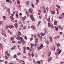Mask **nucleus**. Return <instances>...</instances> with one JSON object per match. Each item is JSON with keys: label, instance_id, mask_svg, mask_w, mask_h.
Returning <instances> with one entry per match:
<instances>
[{"label": "nucleus", "instance_id": "f257e3e1", "mask_svg": "<svg viewBox=\"0 0 64 64\" xmlns=\"http://www.w3.org/2000/svg\"><path fill=\"white\" fill-rule=\"evenodd\" d=\"M29 12L30 13H31L33 12L32 10V9L30 8V9H29L28 10Z\"/></svg>", "mask_w": 64, "mask_h": 64}, {"label": "nucleus", "instance_id": "f03ea898", "mask_svg": "<svg viewBox=\"0 0 64 64\" xmlns=\"http://www.w3.org/2000/svg\"><path fill=\"white\" fill-rule=\"evenodd\" d=\"M14 26L16 28H18V24L17 23H15L14 24Z\"/></svg>", "mask_w": 64, "mask_h": 64}, {"label": "nucleus", "instance_id": "7ed1b4c3", "mask_svg": "<svg viewBox=\"0 0 64 64\" xmlns=\"http://www.w3.org/2000/svg\"><path fill=\"white\" fill-rule=\"evenodd\" d=\"M6 55H7V56H10V54H9L8 53V52L6 51Z\"/></svg>", "mask_w": 64, "mask_h": 64}, {"label": "nucleus", "instance_id": "20e7f679", "mask_svg": "<svg viewBox=\"0 0 64 64\" xmlns=\"http://www.w3.org/2000/svg\"><path fill=\"white\" fill-rule=\"evenodd\" d=\"M51 59H52V57H50V58L48 59V62H49L50 61V60H51Z\"/></svg>", "mask_w": 64, "mask_h": 64}, {"label": "nucleus", "instance_id": "39448f33", "mask_svg": "<svg viewBox=\"0 0 64 64\" xmlns=\"http://www.w3.org/2000/svg\"><path fill=\"white\" fill-rule=\"evenodd\" d=\"M30 18H32L31 20L33 21H35V19L33 17V16H30Z\"/></svg>", "mask_w": 64, "mask_h": 64}, {"label": "nucleus", "instance_id": "423d86ee", "mask_svg": "<svg viewBox=\"0 0 64 64\" xmlns=\"http://www.w3.org/2000/svg\"><path fill=\"white\" fill-rule=\"evenodd\" d=\"M49 38L50 39V41L52 42V37L51 36H50Z\"/></svg>", "mask_w": 64, "mask_h": 64}, {"label": "nucleus", "instance_id": "0eeeda50", "mask_svg": "<svg viewBox=\"0 0 64 64\" xmlns=\"http://www.w3.org/2000/svg\"><path fill=\"white\" fill-rule=\"evenodd\" d=\"M26 18V16H25L23 17L22 18V20L23 21H24V20H25Z\"/></svg>", "mask_w": 64, "mask_h": 64}, {"label": "nucleus", "instance_id": "6e6552de", "mask_svg": "<svg viewBox=\"0 0 64 64\" xmlns=\"http://www.w3.org/2000/svg\"><path fill=\"white\" fill-rule=\"evenodd\" d=\"M38 38H37L35 40V43L36 44L37 43V42H38Z\"/></svg>", "mask_w": 64, "mask_h": 64}, {"label": "nucleus", "instance_id": "1a4fd4ad", "mask_svg": "<svg viewBox=\"0 0 64 64\" xmlns=\"http://www.w3.org/2000/svg\"><path fill=\"white\" fill-rule=\"evenodd\" d=\"M54 25H57V21H54Z\"/></svg>", "mask_w": 64, "mask_h": 64}, {"label": "nucleus", "instance_id": "9d476101", "mask_svg": "<svg viewBox=\"0 0 64 64\" xmlns=\"http://www.w3.org/2000/svg\"><path fill=\"white\" fill-rule=\"evenodd\" d=\"M21 42L22 43V44H23V45H24L25 44V42L24 40H22V41Z\"/></svg>", "mask_w": 64, "mask_h": 64}, {"label": "nucleus", "instance_id": "9b49d317", "mask_svg": "<svg viewBox=\"0 0 64 64\" xmlns=\"http://www.w3.org/2000/svg\"><path fill=\"white\" fill-rule=\"evenodd\" d=\"M40 34L42 36H44V35H45V34L44 33L41 32L40 33Z\"/></svg>", "mask_w": 64, "mask_h": 64}, {"label": "nucleus", "instance_id": "f8f14e48", "mask_svg": "<svg viewBox=\"0 0 64 64\" xmlns=\"http://www.w3.org/2000/svg\"><path fill=\"white\" fill-rule=\"evenodd\" d=\"M8 13H10V8H8Z\"/></svg>", "mask_w": 64, "mask_h": 64}, {"label": "nucleus", "instance_id": "ddd939ff", "mask_svg": "<svg viewBox=\"0 0 64 64\" xmlns=\"http://www.w3.org/2000/svg\"><path fill=\"white\" fill-rule=\"evenodd\" d=\"M41 46H40L39 47V48L40 49H42V48H43V44H41Z\"/></svg>", "mask_w": 64, "mask_h": 64}, {"label": "nucleus", "instance_id": "4468645a", "mask_svg": "<svg viewBox=\"0 0 64 64\" xmlns=\"http://www.w3.org/2000/svg\"><path fill=\"white\" fill-rule=\"evenodd\" d=\"M16 38H17V40H19L20 39V36L19 35H17L16 37Z\"/></svg>", "mask_w": 64, "mask_h": 64}, {"label": "nucleus", "instance_id": "2eb2a0df", "mask_svg": "<svg viewBox=\"0 0 64 64\" xmlns=\"http://www.w3.org/2000/svg\"><path fill=\"white\" fill-rule=\"evenodd\" d=\"M51 52H48V57H49L51 55Z\"/></svg>", "mask_w": 64, "mask_h": 64}, {"label": "nucleus", "instance_id": "dca6fc26", "mask_svg": "<svg viewBox=\"0 0 64 64\" xmlns=\"http://www.w3.org/2000/svg\"><path fill=\"white\" fill-rule=\"evenodd\" d=\"M20 41H21V42L24 40L22 38V37H20Z\"/></svg>", "mask_w": 64, "mask_h": 64}, {"label": "nucleus", "instance_id": "f3484780", "mask_svg": "<svg viewBox=\"0 0 64 64\" xmlns=\"http://www.w3.org/2000/svg\"><path fill=\"white\" fill-rule=\"evenodd\" d=\"M14 28V26L13 25H10V28L11 29V28Z\"/></svg>", "mask_w": 64, "mask_h": 64}, {"label": "nucleus", "instance_id": "a211bd4d", "mask_svg": "<svg viewBox=\"0 0 64 64\" xmlns=\"http://www.w3.org/2000/svg\"><path fill=\"white\" fill-rule=\"evenodd\" d=\"M31 28H32V29H34V30H35V28L33 26H31Z\"/></svg>", "mask_w": 64, "mask_h": 64}, {"label": "nucleus", "instance_id": "6ab92c4d", "mask_svg": "<svg viewBox=\"0 0 64 64\" xmlns=\"http://www.w3.org/2000/svg\"><path fill=\"white\" fill-rule=\"evenodd\" d=\"M16 48V46H14L12 48H11V50H13L14 49H15V48Z\"/></svg>", "mask_w": 64, "mask_h": 64}, {"label": "nucleus", "instance_id": "aec40b11", "mask_svg": "<svg viewBox=\"0 0 64 64\" xmlns=\"http://www.w3.org/2000/svg\"><path fill=\"white\" fill-rule=\"evenodd\" d=\"M29 4V2L28 1H26V5L27 6H28Z\"/></svg>", "mask_w": 64, "mask_h": 64}, {"label": "nucleus", "instance_id": "412c9836", "mask_svg": "<svg viewBox=\"0 0 64 64\" xmlns=\"http://www.w3.org/2000/svg\"><path fill=\"white\" fill-rule=\"evenodd\" d=\"M17 3L18 4H19L20 3V2L19 1V0H18L17 1Z\"/></svg>", "mask_w": 64, "mask_h": 64}, {"label": "nucleus", "instance_id": "4be33fe9", "mask_svg": "<svg viewBox=\"0 0 64 64\" xmlns=\"http://www.w3.org/2000/svg\"><path fill=\"white\" fill-rule=\"evenodd\" d=\"M10 39L12 41H13L14 39V37H12L10 38Z\"/></svg>", "mask_w": 64, "mask_h": 64}, {"label": "nucleus", "instance_id": "5701e85b", "mask_svg": "<svg viewBox=\"0 0 64 64\" xmlns=\"http://www.w3.org/2000/svg\"><path fill=\"white\" fill-rule=\"evenodd\" d=\"M10 18H11V19L12 20H14V18H13V16H10Z\"/></svg>", "mask_w": 64, "mask_h": 64}, {"label": "nucleus", "instance_id": "b1692460", "mask_svg": "<svg viewBox=\"0 0 64 64\" xmlns=\"http://www.w3.org/2000/svg\"><path fill=\"white\" fill-rule=\"evenodd\" d=\"M6 16H3V19L4 20H6Z\"/></svg>", "mask_w": 64, "mask_h": 64}, {"label": "nucleus", "instance_id": "393cba45", "mask_svg": "<svg viewBox=\"0 0 64 64\" xmlns=\"http://www.w3.org/2000/svg\"><path fill=\"white\" fill-rule=\"evenodd\" d=\"M41 21H39V22H38V26H39L40 25V23H41Z\"/></svg>", "mask_w": 64, "mask_h": 64}, {"label": "nucleus", "instance_id": "a878e982", "mask_svg": "<svg viewBox=\"0 0 64 64\" xmlns=\"http://www.w3.org/2000/svg\"><path fill=\"white\" fill-rule=\"evenodd\" d=\"M59 29H61V30H63V28L61 27V26H59Z\"/></svg>", "mask_w": 64, "mask_h": 64}, {"label": "nucleus", "instance_id": "bb28decb", "mask_svg": "<svg viewBox=\"0 0 64 64\" xmlns=\"http://www.w3.org/2000/svg\"><path fill=\"white\" fill-rule=\"evenodd\" d=\"M51 13L52 14H55V11H51Z\"/></svg>", "mask_w": 64, "mask_h": 64}, {"label": "nucleus", "instance_id": "cd10ccee", "mask_svg": "<svg viewBox=\"0 0 64 64\" xmlns=\"http://www.w3.org/2000/svg\"><path fill=\"white\" fill-rule=\"evenodd\" d=\"M18 35L20 36L21 35V33L20 31H19L18 32Z\"/></svg>", "mask_w": 64, "mask_h": 64}, {"label": "nucleus", "instance_id": "c85d7f7f", "mask_svg": "<svg viewBox=\"0 0 64 64\" xmlns=\"http://www.w3.org/2000/svg\"><path fill=\"white\" fill-rule=\"evenodd\" d=\"M4 57L6 59H8V57L7 56H5Z\"/></svg>", "mask_w": 64, "mask_h": 64}, {"label": "nucleus", "instance_id": "c756f323", "mask_svg": "<svg viewBox=\"0 0 64 64\" xmlns=\"http://www.w3.org/2000/svg\"><path fill=\"white\" fill-rule=\"evenodd\" d=\"M61 52V50H60V51L58 52V54H59Z\"/></svg>", "mask_w": 64, "mask_h": 64}, {"label": "nucleus", "instance_id": "7c9ffc66", "mask_svg": "<svg viewBox=\"0 0 64 64\" xmlns=\"http://www.w3.org/2000/svg\"><path fill=\"white\" fill-rule=\"evenodd\" d=\"M56 6L58 8H60V6H58L57 5H56Z\"/></svg>", "mask_w": 64, "mask_h": 64}, {"label": "nucleus", "instance_id": "2f4dec72", "mask_svg": "<svg viewBox=\"0 0 64 64\" xmlns=\"http://www.w3.org/2000/svg\"><path fill=\"white\" fill-rule=\"evenodd\" d=\"M27 49V48H26L25 47H24V51H25Z\"/></svg>", "mask_w": 64, "mask_h": 64}, {"label": "nucleus", "instance_id": "473e14b6", "mask_svg": "<svg viewBox=\"0 0 64 64\" xmlns=\"http://www.w3.org/2000/svg\"><path fill=\"white\" fill-rule=\"evenodd\" d=\"M6 28H10V27H9V26L8 25H6Z\"/></svg>", "mask_w": 64, "mask_h": 64}, {"label": "nucleus", "instance_id": "72a5a7b5", "mask_svg": "<svg viewBox=\"0 0 64 64\" xmlns=\"http://www.w3.org/2000/svg\"><path fill=\"white\" fill-rule=\"evenodd\" d=\"M47 21L48 22H50V18H48V19H47Z\"/></svg>", "mask_w": 64, "mask_h": 64}, {"label": "nucleus", "instance_id": "f704fd0d", "mask_svg": "<svg viewBox=\"0 0 64 64\" xmlns=\"http://www.w3.org/2000/svg\"><path fill=\"white\" fill-rule=\"evenodd\" d=\"M48 26L49 27H51V24H50L49 23H48Z\"/></svg>", "mask_w": 64, "mask_h": 64}, {"label": "nucleus", "instance_id": "c9c22d12", "mask_svg": "<svg viewBox=\"0 0 64 64\" xmlns=\"http://www.w3.org/2000/svg\"><path fill=\"white\" fill-rule=\"evenodd\" d=\"M32 57H33L34 56V54H33V52H32Z\"/></svg>", "mask_w": 64, "mask_h": 64}, {"label": "nucleus", "instance_id": "e433bc0d", "mask_svg": "<svg viewBox=\"0 0 64 64\" xmlns=\"http://www.w3.org/2000/svg\"><path fill=\"white\" fill-rule=\"evenodd\" d=\"M57 47H59L60 46V44H59V43L57 45Z\"/></svg>", "mask_w": 64, "mask_h": 64}, {"label": "nucleus", "instance_id": "4c0bfd02", "mask_svg": "<svg viewBox=\"0 0 64 64\" xmlns=\"http://www.w3.org/2000/svg\"><path fill=\"white\" fill-rule=\"evenodd\" d=\"M34 46V44H32L31 46V47L32 48H33V46Z\"/></svg>", "mask_w": 64, "mask_h": 64}, {"label": "nucleus", "instance_id": "58836bf2", "mask_svg": "<svg viewBox=\"0 0 64 64\" xmlns=\"http://www.w3.org/2000/svg\"><path fill=\"white\" fill-rule=\"evenodd\" d=\"M16 57H17V56H16V54H15L14 56V58H16Z\"/></svg>", "mask_w": 64, "mask_h": 64}, {"label": "nucleus", "instance_id": "ea45409f", "mask_svg": "<svg viewBox=\"0 0 64 64\" xmlns=\"http://www.w3.org/2000/svg\"><path fill=\"white\" fill-rule=\"evenodd\" d=\"M21 53L20 52H18V56H19L21 54Z\"/></svg>", "mask_w": 64, "mask_h": 64}, {"label": "nucleus", "instance_id": "a19ab883", "mask_svg": "<svg viewBox=\"0 0 64 64\" xmlns=\"http://www.w3.org/2000/svg\"><path fill=\"white\" fill-rule=\"evenodd\" d=\"M28 55L29 57H30L31 56V54H30V53L29 52L28 54Z\"/></svg>", "mask_w": 64, "mask_h": 64}, {"label": "nucleus", "instance_id": "79ce46f5", "mask_svg": "<svg viewBox=\"0 0 64 64\" xmlns=\"http://www.w3.org/2000/svg\"><path fill=\"white\" fill-rule=\"evenodd\" d=\"M0 47L1 48H2V44L0 43Z\"/></svg>", "mask_w": 64, "mask_h": 64}, {"label": "nucleus", "instance_id": "37998d69", "mask_svg": "<svg viewBox=\"0 0 64 64\" xmlns=\"http://www.w3.org/2000/svg\"><path fill=\"white\" fill-rule=\"evenodd\" d=\"M51 27L52 28H54V26H53V24H51Z\"/></svg>", "mask_w": 64, "mask_h": 64}, {"label": "nucleus", "instance_id": "c03bdc74", "mask_svg": "<svg viewBox=\"0 0 64 64\" xmlns=\"http://www.w3.org/2000/svg\"><path fill=\"white\" fill-rule=\"evenodd\" d=\"M2 23H3V22H2V21H0V25H1V24H2Z\"/></svg>", "mask_w": 64, "mask_h": 64}, {"label": "nucleus", "instance_id": "a18cd8bd", "mask_svg": "<svg viewBox=\"0 0 64 64\" xmlns=\"http://www.w3.org/2000/svg\"><path fill=\"white\" fill-rule=\"evenodd\" d=\"M31 5L33 8H34V5H33V4H31Z\"/></svg>", "mask_w": 64, "mask_h": 64}, {"label": "nucleus", "instance_id": "49530a36", "mask_svg": "<svg viewBox=\"0 0 64 64\" xmlns=\"http://www.w3.org/2000/svg\"><path fill=\"white\" fill-rule=\"evenodd\" d=\"M23 28L25 30V29H26V27L25 26H24L23 27Z\"/></svg>", "mask_w": 64, "mask_h": 64}, {"label": "nucleus", "instance_id": "de8ad7c7", "mask_svg": "<svg viewBox=\"0 0 64 64\" xmlns=\"http://www.w3.org/2000/svg\"><path fill=\"white\" fill-rule=\"evenodd\" d=\"M24 38L25 39H26H26H27V37H26V36H25Z\"/></svg>", "mask_w": 64, "mask_h": 64}, {"label": "nucleus", "instance_id": "09e8293b", "mask_svg": "<svg viewBox=\"0 0 64 64\" xmlns=\"http://www.w3.org/2000/svg\"><path fill=\"white\" fill-rule=\"evenodd\" d=\"M4 35L5 37H7V36L6 35V33H4Z\"/></svg>", "mask_w": 64, "mask_h": 64}, {"label": "nucleus", "instance_id": "8fccbe9b", "mask_svg": "<svg viewBox=\"0 0 64 64\" xmlns=\"http://www.w3.org/2000/svg\"><path fill=\"white\" fill-rule=\"evenodd\" d=\"M21 42L20 41H19L18 42V44H21Z\"/></svg>", "mask_w": 64, "mask_h": 64}, {"label": "nucleus", "instance_id": "3c124183", "mask_svg": "<svg viewBox=\"0 0 64 64\" xmlns=\"http://www.w3.org/2000/svg\"><path fill=\"white\" fill-rule=\"evenodd\" d=\"M40 39H42V37L41 36H40Z\"/></svg>", "mask_w": 64, "mask_h": 64}, {"label": "nucleus", "instance_id": "603ef678", "mask_svg": "<svg viewBox=\"0 0 64 64\" xmlns=\"http://www.w3.org/2000/svg\"><path fill=\"white\" fill-rule=\"evenodd\" d=\"M37 63L38 64H40V61H38V62Z\"/></svg>", "mask_w": 64, "mask_h": 64}, {"label": "nucleus", "instance_id": "864d4df0", "mask_svg": "<svg viewBox=\"0 0 64 64\" xmlns=\"http://www.w3.org/2000/svg\"><path fill=\"white\" fill-rule=\"evenodd\" d=\"M26 13L27 14V15L28 16H29V14H28V12H26Z\"/></svg>", "mask_w": 64, "mask_h": 64}, {"label": "nucleus", "instance_id": "5fc2aeb1", "mask_svg": "<svg viewBox=\"0 0 64 64\" xmlns=\"http://www.w3.org/2000/svg\"><path fill=\"white\" fill-rule=\"evenodd\" d=\"M44 13H46V10H45V9L44 10Z\"/></svg>", "mask_w": 64, "mask_h": 64}, {"label": "nucleus", "instance_id": "6e6d98bb", "mask_svg": "<svg viewBox=\"0 0 64 64\" xmlns=\"http://www.w3.org/2000/svg\"><path fill=\"white\" fill-rule=\"evenodd\" d=\"M46 43H47V44L48 45V44H49V42H46Z\"/></svg>", "mask_w": 64, "mask_h": 64}, {"label": "nucleus", "instance_id": "4d7b16f0", "mask_svg": "<svg viewBox=\"0 0 64 64\" xmlns=\"http://www.w3.org/2000/svg\"><path fill=\"white\" fill-rule=\"evenodd\" d=\"M4 32H5V31L4 30H2V32L3 33H4Z\"/></svg>", "mask_w": 64, "mask_h": 64}, {"label": "nucleus", "instance_id": "13d9d810", "mask_svg": "<svg viewBox=\"0 0 64 64\" xmlns=\"http://www.w3.org/2000/svg\"><path fill=\"white\" fill-rule=\"evenodd\" d=\"M10 1V0H6V2H9Z\"/></svg>", "mask_w": 64, "mask_h": 64}, {"label": "nucleus", "instance_id": "bf43d9fd", "mask_svg": "<svg viewBox=\"0 0 64 64\" xmlns=\"http://www.w3.org/2000/svg\"><path fill=\"white\" fill-rule=\"evenodd\" d=\"M38 12L39 13H40V12H41V10H38Z\"/></svg>", "mask_w": 64, "mask_h": 64}, {"label": "nucleus", "instance_id": "052dcab7", "mask_svg": "<svg viewBox=\"0 0 64 64\" xmlns=\"http://www.w3.org/2000/svg\"><path fill=\"white\" fill-rule=\"evenodd\" d=\"M58 30V28H57L56 29V31H57Z\"/></svg>", "mask_w": 64, "mask_h": 64}, {"label": "nucleus", "instance_id": "680f3d73", "mask_svg": "<svg viewBox=\"0 0 64 64\" xmlns=\"http://www.w3.org/2000/svg\"><path fill=\"white\" fill-rule=\"evenodd\" d=\"M57 51H60V49L59 48H58L57 49Z\"/></svg>", "mask_w": 64, "mask_h": 64}, {"label": "nucleus", "instance_id": "e2e57ef3", "mask_svg": "<svg viewBox=\"0 0 64 64\" xmlns=\"http://www.w3.org/2000/svg\"><path fill=\"white\" fill-rule=\"evenodd\" d=\"M23 58H26V56H24L23 57Z\"/></svg>", "mask_w": 64, "mask_h": 64}, {"label": "nucleus", "instance_id": "0e129e2a", "mask_svg": "<svg viewBox=\"0 0 64 64\" xmlns=\"http://www.w3.org/2000/svg\"><path fill=\"white\" fill-rule=\"evenodd\" d=\"M19 15H20L19 16H21V15H22V13H20L19 14Z\"/></svg>", "mask_w": 64, "mask_h": 64}, {"label": "nucleus", "instance_id": "69168bd1", "mask_svg": "<svg viewBox=\"0 0 64 64\" xmlns=\"http://www.w3.org/2000/svg\"><path fill=\"white\" fill-rule=\"evenodd\" d=\"M20 26L21 27H23V25L22 24L20 25Z\"/></svg>", "mask_w": 64, "mask_h": 64}, {"label": "nucleus", "instance_id": "338daca9", "mask_svg": "<svg viewBox=\"0 0 64 64\" xmlns=\"http://www.w3.org/2000/svg\"><path fill=\"white\" fill-rule=\"evenodd\" d=\"M37 3H39V0H36Z\"/></svg>", "mask_w": 64, "mask_h": 64}, {"label": "nucleus", "instance_id": "774afa93", "mask_svg": "<svg viewBox=\"0 0 64 64\" xmlns=\"http://www.w3.org/2000/svg\"><path fill=\"white\" fill-rule=\"evenodd\" d=\"M48 8H47V7L46 8V10L47 11H48Z\"/></svg>", "mask_w": 64, "mask_h": 64}]
</instances>
